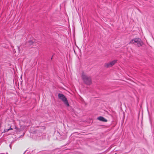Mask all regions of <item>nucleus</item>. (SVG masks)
<instances>
[{
	"label": "nucleus",
	"mask_w": 154,
	"mask_h": 154,
	"mask_svg": "<svg viewBox=\"0 0 154 154\" xmlns=\"http://www.w3.org/2000/svg\"><path fill=\"white\" fill-rule=\"evenodd\" d=\"M59 98L64 103V104L67 107L69 106V104L65 96L63 94H58Z\"/></svg>",
	"instance_id": "f03ea898"
},
{
	"label": "nucleus",
	"mask_w": 154,
	"mask_h": 154,
	"mask_svg": "<svg viewBox=\"0 0 154 154\" xmlns=\"http://www.w3.org/2000/svg\"><path fill=\"white\" fill-rule=\"evenodd\" d=\"M82 78L84 82L88 85H90L91 83V79L90 76H88L82 73Z\"/></svg>",
	"instance_id": "f257e3e1"
},
{
	"label": "nucleus",
	"mask_w": 154,
	"mask_h": 154,
	"mask_svg": "<svg viewBox=\"0 0 154 154\" xmlns=\"http://www.w3.org/2000/svg\"><path fill=\"white\" fill-rule=\"evenodd\" d=\"M97 119L100 121L104 122H107V120L104 118V117L102 116H99V117L97 118Z\"/></svg>",
	"instance_id": "39448f33"
},
{
	"label": "nucleus",
	"mask_w": 154,
	"mask_h": 154,
	"mask_svg": "<svg viewBox=\"0 0 154 154\" xmlns=\"http://www.w3.org/2000/svg\"><path fill=\"white\" fill-rule=\"evenodd\" d=\"M116 60H114L109 63H107L105 64V66L108 68L111 67L114 65L116 62Z\"/></svg>",
	"instance_id": "20e7f679"
},
{
	"label": "nucleus",
	"mask_w": 154,
	"mask_h": 154,
	"mask_svg": "<svg viewBox=\"0 0 154 154\" xmlns=\"http://www.w3.org/2000/svg\"><path fill=\"white\" fill-rule=\"evenodd\" d=\"M10 130H12V128L11 127L9 129H5L4 130V132H6Z\"/></svg>",
	"instance_id": "423d86ee"
},
{
	"label": "nucleus",
	"mask_w": 154,
	"mask_h": 154,
	"mask_svg": "<svg viewBox=\"0 0 154 154\" xmlns=\"http://www.w3.org/2000/svg\"><path fill=\"white\" fill-rule=\"evenodd\" d=\"M130 43L134 44L135 45H137L138 47L142 46L143 43L141 39L139 38H135L131 40L130 42Z\"/></svg>",
	"instance_id": "7ed1b4c3"
}]
</instances>
